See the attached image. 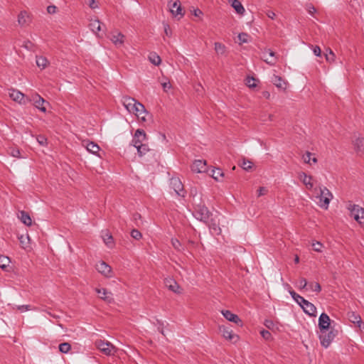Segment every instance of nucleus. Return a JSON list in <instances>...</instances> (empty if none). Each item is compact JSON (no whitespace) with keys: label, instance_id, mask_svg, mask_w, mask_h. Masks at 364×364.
I'll return each mask as SVG.
<instances>
[{"label":"nucleus","instance_id":"obj_4","mask_svg":"<svg viewBox=\"0 0 364 364\" xmlns=\"http://www.w3.org/2000/svg\"><path fill=\"white\" fill-rule=\"evenodd\" d=\"M8 93L11 99L20 105H26L29 102V97L16 89L9 88Z\"/></svg>","mask_w":364,"mask_h":364},{"label":"nucleus","instance_id":"obj_20","mask_svg":"<svg viewBox=\"0 0 364 364\" xmlns=\"http://www.w3.org/2000/svg\"><path fill=\"white\" fill-rule=\"evenodd\" d=\"M302 306H303L301 308L305 314L311 316H316V308L312 303L307 301L306 304Z\"/></svg>","mask_w":364,"mask_h":364},{"label":"nucleus","instance_id":"obj_27","mask_svg":"<svg viewBox=\"0 0 364 364\" xmlns=\"http://www.w3.org/2000/svg\"><path fill=\"white\" fill-rule=\"evenodd\" d=\"M89 26L91 31L95 34H97L98 32L102 29L101 23L98 19H91Z\"/></svg>","mask_w":364,"mask_h":364},{"label":"nucleus","instance_id":"obj_55","mask_svg":"<svg viewBox=\"0 0 364 364\" xmlns=\"http://www.w3.org/2000/svg\"><path fill=\"white\" fill-rule=\"evenodd\" d=\"M267 54H268L269 57H271V58H276L275 53L274 51H272V50L268 49V50H265L263 53V58H265V55H267Z\"/></svg>","mask_w":364,"mask_h":364},{"label":"nucleus","instance_id":"obj_40","mask_svg":"<svg viewBox=\"0 0 364 364\" xmlns=\"http://www.w3.org/2000/svg\"><path fill=\"white\" fill-rule=\"evenodd\" d=\"M240 166L245 171H249L252 168V162L247 160L245 159H243L242 162L240 164Z\"/></svg>","mask_w":364,"mask_h":364},{"label":"nucleus","instance_id":"obj_22","mask_svg":"<svg viewBox=\"0 0 364 364\" xmlns=\"http://www.w3.org/2000/svg\"><path fill=\"white\" fill-rule=\"evenodd\" d=\"M354 149L358 154L364 152V138L358 136L353 141Z\"/></svg>","mask_w":364,"mask_h":364},{"label":"nucleus","instance_id":"obj_60","mask_svg":"<svg viewBox=\"0 0 364 364\" xmlns=\"http://www.w3.org/2000/svg\"><path fill=\"white\" fill-rule=\"evenodd\" d=\"M164 91L167 92L171 87V85L169 82H165L161 84Z\"/></svg>","mask_w":364,"mask_h":364},{"label":"nucleus","instance_id":"obj_12","mask_svg":"<svg viewBox=\"0 0 364 364\" xmlns=\"http://www.w3.org/2000/svg\"><path fill=\"white\" fill-rule=\"evenodd\" d=\"M331 319L326 313H322L318 318V327L320 331L328 330L330 328Z\"/></svg>","mask_w":364,"mask_h":364},{"label":"nucleus","instance_id":"obj_14","mask_svg":"<svg viewBox=\"0 0 364 364\" xmlns=\"http://www.w3.org/2000/svg\"><path fill=\"white\" fill-rule=\"evenodd\" d=\"M96 292L99 295V297L105 301L107 303H112L114 301V298L112 296V294L110 291H108L106 289L102 288L95 289Z\"/></svg>","mask_w":364,"mask_h":364},{"label":"nucleus","instance_id":"obj_18","mask_svg":"<svg viewBox=\"0 0 364 364\" xmlns=\"http://www.w3.org/2000/svg\"><path fill=\"white\" fill-rule=\"evenodd\" d=\"M165 286L171 291L174 293L179 294L181 293L179 291L180 287L178 283L172 278H166L164 279Z\"/></svg>","mask_w":364,"mask_h":364},{"label":"nucleus","instance_id":"obj_58","mask_svg":"<svg viewBox=\"0 0 364 364\" xmlns=\"http://www.w3.org/2000/svg\"><path fill=\"white\" fill-rule=\"evenodd\" d=\"M313 52L315 55L320 56L321 54V50L319 46H316L313 48Z\"/></svg>","mask_w":364,"mask_h":364},{"label":"nucleus","instance_id":"obj_35","mask_svg":"<svg viewBox=\"0 0 364 364\" xmlns=\"http://www.w3.org/2000/svg\"><path fill=\"white\" fill-rule=\"evenodd\" d=\"M28 18L26 11H21L18 16V22L21 26H23L27 23V18Z\"/></svg>","mask_w":364,"mask_h":364},{"label":"nucleus","instance_id":"obj_43","mask_svg":"<svg viewBox=\"0 0 364 364\" xmlns=\"http://www.w3.org/2000/svg\"><path fill=\"white\" fill-rule=\"evenodd\" d=\"M311 153L309 151H306L303 156L302 159L305 164H311Z\"/></svg>","mask_w":364,"mask_h":364},{"label":"nucleus","instance_id":"obj_51","mask_svg":"<svg viewBox=\"0 0 364 364\" xmlns=\"http://www.w3.org/2000/svg\"><path fill=\"white\" fill-rule=\"evenodd\" d=\"M308 285V282L306 279L301 278L299 281V286L300 289H304Z\"/></svg>","mask_w":364,"mask_h":364},{"label":"nucleus","instance_id":"obj_13","mask_svg":"<svg viewBox=\"0 0 364 364\" xmlns=\"http://www.w3.org/2000/svg\"><path fill=\"white\" fill-rule=\"evenodd\" d=\"M96 269L107 277H111L112 268L106 262L101 261L96 264Z\"/></svg>","mask_w":364,"mask_h":364},{"label":"nucleus","instance_id":"obj_63","mask_svg":"<svg viewBox=\"0 0 364 364\" xmlns=\"http://www.w3.org/2000/svg\"><path fill=\"white\" fill-rule=\"evenodd\" d=\"M359 221H357L361 226L364 227V208H363V215L362 213L359 214Z\"/></svg>","mask_w":364,"mask_h":364},{"label":"nucleus","instance_id":"obj_24","mask_svg":"<svg viewBox=\"0 0 364 364\" xmlns=\"http://www.w3.org/2000/svg\"><path fill=\"white\" fill-rule=\"evenodd\" d=\"M228 3L234 8L238 14L242 15L245 10L241 2L238 0H228Z\"/></svg>","mask_w":364,"mask_h":364},{"label":"nucleus","instance_id":"obj_7","mask_svg":"<svg viewBox=\"0 0 364 364\" xmlns=\"http://www.w3.org/2000/svg\"><path fill=\"white\" fill-rule=\"evenodd\" d=\"M170 186L178 196L182 197L185 196L186 191L184 190L183 185L178 178H171L170 181Z\"/></svg>","mask_w":364,"mask_h":364},{"label":"nucleus","instance_id":"obj_61","mask_svg":"<svg viewBox=\"0 0 364 364\" xmlns=\"http://www.w3.org/2000/svg\"><path fill=\"white\" fill-rule=\"evenodd\" d=\"M289 294L291 296L292 299L296 301V299L299 298V294L296 293L294 290L289 289Z\"/></svg>","mask_w":364,"mask_h":364},{"label":"nucleus","instance_id":"obj_54","mask_svg":"<svg viewBox=\"0 0 364 364\" xmlns=\"http://www.w3.org/2000/svg\"><path fill=\"white\" fill-rule=\"evenodd\" d=\"M307 301L306 299H305L303 296H299V298L296 299V302L301 306L302 307L304 304H306V302Z\"/></svg>","mask_w":364,"mask_h":364},{"label":"nucleus","instance_id":"obj_19","mask_svg":"<svg viewBox=\"0 0 364 364\" xmlns=\"http://www.w3.org/2000/svg\"><path fill=\"white\" fill-rule=\"evenodd\" d=\"M208 227L213 234L220 235L221 233V228H220L218 220L215 218H212L210 221L208 220Z\"/></svg>","mask_w":364,"mask_h":364},{"label":"nucleus","instance_id":"obj_33","mask_svg":"<svg viewBox=\"0 0 364 364\" xmlns=\"http://www.w3.org/2000/svg\"><path fill=\"white\" fill-rule=\"evenodd\" d=\"M149 59L155 65H159L161 62V58L156 53H151Z\"/></svg>","mask_w":364,"mask_h":364},{"label":"nucleus","instance_id":"obj_10","mask_svg":"<svg viewBox=\"0 0 364 364\" xmlns=\"http://www.w3.org/2000/svg\"><path fill=\"white\" fill-rule=\"evenodd\" d=\"M347 209L349 210L350 216L353 217L356 221H359L358 219L360 218V213L363 215V208L358 205L353 204L351 202L348 203Z\"/></svg>","mask_w":364,"mask_h":364},{"label":"nucleus","instance_id":"obj_32","mask_svg":"<svg viewBox=\"0 0 364 364\" xmlns=\"http://www.w3.org/2000/svg\"><path fill=\"white\" fill-rule=\"evenodd\" d=\"M36 65L38 68L44 69L48 65V60L43 56H37Z\"/></svg>","mask_w":364,"mask_h":364},{"label":"nucleus","instance_id":"obj_59","mask_svg":"<svg viewBox=\"0 0 364 364\" xmlns=\"http://www.w3.org/2000/svg\"><path fill=\"white\" fill-rule=\"evenodd\" d=\"M56 10H57L56 6H55L53 5H50L47 7V11H48V13H49L50 14H55L56 12Z\"/></svg>","mask_w":364,"mask_h":364},{"label":"nucleus","instance_id":"obj_1","mask_svg":"<svg viewBox=\"0 0 364 364\" xmlns=\"http://www.w3.org/2000/svg\"><path fill=\"white\" fill-rule=\"evenodd\" d=\"M333 197V194L326 187H320V195L316 196L318 199V205L324 210H327Z\"/></svg>","mask_w":364,"mask_h":364},{"label":"nucleus","instance_id":"obj_30","mask_svg":"<svg viewBox=\"0 0 364 364\" xmlns=\"http://www.w3.org/2000/svg\"><path fill=\"white\" fill-rule=\"evenodd\" d=\"M220 330L223 334V336L230 341H232L235 335L232 333V331L228 327L221 326L220 327Z\"/></svg>","mask_w":364,"mask_h":364},{"label":"nucleus","instance_id":"obj_25","mask_svg":"<svg viewBox=\"0 0 364 364\" xmlns=\"http://www.w3.org/2000/svg\"><path fill=\"white\" fill-rule=\"evenodd\" d=\"M18 218L26 225L31 226L32 224V220L30 215L24 210L19 212Z\"/></svg>","mask_w":364,"mask_h":364},{"label":"nucleus","instance_id":"obj_9","mask_svg":"<svg viewBox=\"0 0 364 364\" xmlns=\"http://www.w3.org/2000/svg\"><path fill=\"white\" fill-rule=\"evenodd\" d=\"M146 139V134L143 129H137L134 135L133 136L132 144L136 148L140 145V144H144Z\"/></svg>","mask_w":364,"mask_h":364},{"label":"nucleus","instance_id":"obj_17","mask_svg":"<svg viewBox=\"0 0 364 364\" xmlns=\"http://www.w3.org/2000/svg\"><path fill=\"white\" fill-rule=\"evenodd\" d=\"M221 314L229 321L233 322L236 324H241L242 321L239 316L229 310H222Z\"/></svg>","mask_w":364,"mask_h":364},{"label":"nucleus","instance_id":"obj_21","mask_svg":"<svg viewBox=\"0 0 364 364\" xmlns=\"http://www.w3.org/2000/svg\"><path fill=\"white\" fill-rule=\"evenodd\" d=\"M102 238L105 243V245L112 248L114 246V240L112 235L109 232V231L105 230L102 232Z\"/></svg>","mask_w":364,"mask_h":364},{"label":"nucleus","instance_id":"obj_28","mask_svg":"<svg viewBox=\"0 0 364 364\" xmlns=\"http://www.w3.org/2000/svg\"><path fill=\"white\" fill-rule=\"evenodd\" d=\"M134 110L131 113L134 114L136 117H139L142 114H148L147 111L145 109V107L140 103L139 102L136 103Z\"/></svg>","mask_w":364,"mask_h":364},{"label":"nucleus","instance_id":"obj_52","mask_svg":"<svg viewBox=\"0 0 364 364\" xmlns=\"http://www.w3.org/2000/svg\"><path fill=\"white\" fill-rule=\"evenodd\" d=\"M17 309L21 312H24L26 311L31 310V307L30 305H20L17 306Z\"/></svg>","mask_w":364,"mask_h":364},{"label":"nucleus","instance_id":"obj_56","mask_svg":"<svg viewBox=\"0 0 364 364\" xmlns=\"http://www.w3.org/2000/svg\"><path fill=\"white\" fill-rule=\"evenodd\" d=\"M267 193V189L266 188L260 187L257 190V197L262 196L265 195Z\"/></svg>","mask_w":364,"mask_h":364},{"label":"nucleus","instance_id":"obj_47","mask_svg":"<svg viewBox=\"0 0 364 364\" xmlns=\"http://www.w3.org/2000/svg\"><path fill=\"white\" fill-rule=\"evenodd\" d=\"M306 9L310 15H313L316 12V8L311 4H307Z\"/></svg>","mask_w":364,"mask_h":364},{"label":"nucleus","instance_id":"obj_44","mask_svg":"<svg viewBox=\"0 0 364 364\" xmlns=\"http://www.w3.org/2000/svg\"><path fill=\"white\" fill-rule=\"evenodd\" d=\"M131 236L135 240H139L141 238V233L136 229H133L131 232Z\"/></svg>","mask_w":364,"mask_h":364},{"label":"nucleus","instance_id":"obj_62","mask_svg":"<svg viewBox=\"0 0 364 364\" xmlns=\"http://www.w3.org/2000/svg\"><path fill=\"white\" fill-rule=\"evenodd\" d=\"M164 33L167 36H171V31L168 24H164Z\"/></svg>","mask_w":364,"mask_h":364},{"label":"nucleus","instance_id":"obj_31","mask_svg":"<svg viewBox=\"0 0 364 364\" xmlns=\"http://www.w3.org/2000/svg\"><path fill=\"white\" fill-rule=\"evenodd\" d=\"M214 49L218 55H225L226 47L224 44L219 42H215L214 44Z\"/></svg>","mask_w":364,"mask_h":364},{"label":"nucleus","instance_id":"obj_46","mask_svg":"<svg viewBox=\"0 0 364 364\" xmlns=\"http://www.w3.org/2000/svg\"><path fill=\"white\" fill-rule=\"evenodd\" d=\"M248 34L245 33H241L238 35V39L241 43H247L248 42Z\"/></svg>","mask_w":364,"mask_h":364},{"label":"nucleus","instance_id":"obj_15","mask_svg":"<svg viewBox=\"0 0 364 364\" xmlns=\"http://www.w3.org/2000/svg\"><path fill=\"white\" fill-rule=\"evenodd\" d=\"M191 170L195 173H205L207 171L205 161L196 160L191 166Z\"/></svg>","mask_w":364,"mask_h":364},{"label":"nucleus","instance_id":"obj_37","mask_svg":"<svg viewBox=\"0 0 364 364\" xmlns=\"http://www.w3.org/2000/svg\"><path fill=\"white\" fill-rule=\"evenodd\" d=\"M349 320L355 323V324H358L359 323V325H362L360 323V321L362 320L360 316L356 314H355L354 312H351L350 314H349Z\"/></svg>","mask_w":364,"mask_h":364},{"label":"nucleus","instance_id":"obj_36","mask_svg":"<svg viewBox=\"0 0 364 364\" xmlns=\"http://www.w3.org/2000/svg\"><path fill=\"white\" fill-rule=\"evenodd\" d=\"M136 149H137L139 155L141 156L149 151L148 145L146 144H140V145L136 147Z\"/></svg>","mask_w":364,"mask_h":364},{"label":"nucleus","instance_id":"obj_6","mask_svg":"<svg viewBox=\"0 0 364 364\" xmlns=\"http://www.w3.org/2000/svg\"><path fill=\"white\" fill-rule=\"evenodd\" d=\"M169 10L171 14L178 19L182 18L184 13L182 12V8L179 0H175L174 1L168 2Z\"/></svg>","mask_w":364,"mask_h":364},{"label":"nucleus","instance_id":"obj_16","mask_svg":"<svg viewBox=\"0 0 364 364\" xmlns=\"http://www.w3.org/2000/svg\"><path fill=\"white\" fill-rule=\"evenodd\" d=\"M138 102H139L136 100L134 98L126 96L123 97L122 98V103L129 113L134 110V109L135 108L136 105Z\"/></svg>","mask_w":364,"mask_h":364},{"label":"nucleus","instance_id":"obj_38","mask_svg":"<svg viewBox=\"0 0 364 364\" xmlns=\"http://www.w3.org/2000/svg\"><path fill=\"white\" fill-rule=\"evenodd\" d=\"M212 177L216 180L220 181V178L223 176V172L220 168H215L211 171Z\"/></svg>","mask_w":364,"mask_h":364},{"label":"nucleus","instance_id":"obj_57","mask_svg":"<svg viewBox=\"0 0 364 364\" xmlns=\"http://www.w3.org/2000/svg\"><path fill=\"white\" fill-rule=\"evenodd\" d=\"M11 155L16 158H21V152L19 149H14L11 151Z\"/></svg>","mask_w":364,"mask_h":364},{"label":"nucleus","instance_id":"obj_8","mask_svg":"<svg viewBox=\"0 0 364 364\" xmlns=\"http://www.w3.org/2000/svg\"><path fill=\"white\" fill-rule=\"evenodd\" d=\"M125 38L121 32L114 31L111 33L109 39L116 47L119 48L124 44Z\"/></svg>","mask_w":364,"mask_h":364},{"label":"nucleus","instance_id":"obj_2","mask_svg":"<svg viewBox=\"0 0 364 364\" xmlns=\"http://www.w3.org/2000/svg\"><path fill=\"white\" fill-rule=\"evenodd\" d=\"M95 344L97 348L106 355H112L116 352V348L109 341L99 339Z\"/></svg>","mask_w":364,"mask_h":364},{"label":"nucleus","instance_id":"obj_48","mask_svg":"<svg viewBox=\"0 0 364 364\" xmlns=\"http://www.w3.org/2000/svg\"><path fill=\"white\" fill-rule=\"evenodd\" d=\"M37 141L41 146L47 145V139L43 135H39L37 136Z\"/></svg>","mask_w":364,"mask_h":364},{"label":"nucleus","instance_id":"obj_39","mask_svg":"<svg viewBox=\"0 0 364 364\" xmlns=\"http://www.w3.org/2000/svg\"><path fill=\"white\" fill-rule=\"evenodd\" d=\"M58 348L62 353H68L71 349V346L69 343L65 342L60 343Z\"/></svg>","mask_w":364,"mask_h":364},{"label":"nucleus","instance_id":"obj_34","mask_svg":"<svg viewBox=\"0 0 364 364\" xmlns=\"http://www.w3.org/2000/svg\"><path fill=\"white\" fill-rule=\"evenodd\" d=\"M10 263V259L8 257L0 256V268L6 270Z\"/></svg>","mask_w":364,"mask_h":364},{"label":"nucleus","instance_id":"obj_64","mask_svg":"<svg viewBox=\"0 0 364 364\" xmlns=\"http://www.w3.org/2000/svg\"><path fill=\"white\" fill-rule=\"evenodd\" d=\"M334 57V53L331 50H329V53L326 54V58L327 60H333Z\"/></svg>","mask_w":364,"mask_h":364},{"label":"nucleus","instance_id":"obj_50","mask_svg":"<svg viewBox=\"0 0 364 364\" xmlns=\"http://www.w3.org/2000/svg\"><path fill=\"white\" fill-rule=\"evenodd\" d=\"M171 244H172L173 247L176 250H180V247H181V242H179L178 240H177L176 238H172L171 239Z\"/></svg>","mask_w":364,"mask_h":364},{"label":"nucleus","instance_id":"obj_45","mask_svg":"<svg viewBox=\"0 0 364 364\" xmlns=\"http://www.w3.org/2000/svg\"><path fill=\"white\" fill-rule=\"evenodd\" d=\"M255 79L254 77H248L247 78L246 85L250 88H254L257 86L256 83L255 82Z\"/></svg>","mask_w":364,"mask_h":364},{"label":"nucleus","instance_id":"obj_23","mask_svg":"<svg viewBox=\"0 0 364 364\" xmlns=\"http://www.w3.org/2000/svg\"><path fill=\"white\" fill-rule=\"evenodd\" d=\"M300 180L303 182V183L306 186V188L311 190L314 187V184L312 183V177L310 176H307L305 173H301L299 175Z\"/></svg>","mask_w":364,"mask_h":364},{"label":"nucleus","instance_id":"obj_3","mask_svg":"<svg viewBox=\"0 0 364 364\" xmlns=\"http://www.w3.org/2000/svg\"><path fill=\"white\" fill-rule=\"evenodd\" d=\"M193 215L197 220L205 223H208L210 218V212L204 205H198L195 208Z\"/></svg>","mask_w":364,"mask_h":364},{"label":"nucleus","instance_id":"obj_29","mask_svg":"<svg viewBox=\"0 0 364 364\" xmlns=\"http://www.w3.org/2000/svg\"><path fill=\"white\" fill-rule=\"evenodd\" d=\"M272 82L274 85L280 89L285 90L287 87V82L279 76L274 75Z\"/></svg>","mask_w":364,"mask_h":364},{"label":"nucleus","instance_id":"obj_41","mask_svg":"<svg viewBox=\"0 0 364 364\" xmlns=\"http://www.w3.org/2000/svg\"><path fill=\"white\" fill-rule=\"evenodd\" d=\"M311 246L313 247V250L315 251V252H322V249L323 247V245L321 242H313L312 244H311Z\"/></svg>","mask_w":364,"mask_h":364},{"label":"nucleus","instance_id":"obj_26","mask_svg":"<svg viewBox=\"0 0 364 364\" xmlns=\"http://www.w3.org/2000/svg\"><path fill=\"white\" fill-rule=\"evenodd\" d=\"M86 149L90 153L99 156L100 148L96 143L93 141L87 142L86 144Z\"/></svg>","mask_w":364,"mask_h":364},{"label":"nucleus","instance_id":"obj_11","mask_svg":"<svg viewBox=\"0 0 364 364\" xmlns=\"http://www.w3.org/2000/svg\"><path fill=\"white\" fill-rule=\"evenodd\" d=\"M29 102H33L34 106L41 112H46V108L44 107V104L46 102L38 94H34L31 97H29Z\"/></svg>","mask_w":364,"mask_h":364},{"label":"nucleus","instance_id":"obj_42","mask_svg":"<svg viewBox=\"0 0 364 364\" xmlns=\"http://www.w3.org/2000/svg\"><path fill=\"white\" fill-rule=\"evenodd\" d=\"M309 288L317 293L321 291V287L318 282H311L309 284Z\"/></svg>","mask_w":364,"mask_h":364},{"label":"nucleus","instance_id":"obj_5","mask_svg":"<svg viewBox=\"0 0 364 364\" xmlns=\"http://www.w3.org/2000/svg\"><path fill=\"white\" fill-rule=\"evenodd\" d=\"M336 336V331L333 329L329 331H328V330L321 331L319 335V339L322 346L328 348L335 338Z\"/></svg>","mask_w":364,"mask_h":364},{"label":"nucleus","instance_id":"obj_53","mask_svg":"<svg viewBox=\"0 0 364 364\" xmlns=\"http://www.w3.org/2000/svg\"><path fill=\"white\" fill-rule=\"evenodd\" d=\"M264 60L270 65H274L276 63V58H271V57H267L265 55V58H264Z\"/></svg>","mask_w":364,"mask_h":364},{"label":"nucleus","instance_id":"obj_49","mask_svg":"<svg viewBox=\"0 0 364 364\" xmlns=\"http://www.w3.org/2000/svg\"><path fill=\"white\" fill-rule=\"evenodd\" d=\"M260 334L265 340H269L271 338V333L269 331L263 329L260 331Z\"/></svg>","mask_w":364,"mask_h":364}]
</instances>
